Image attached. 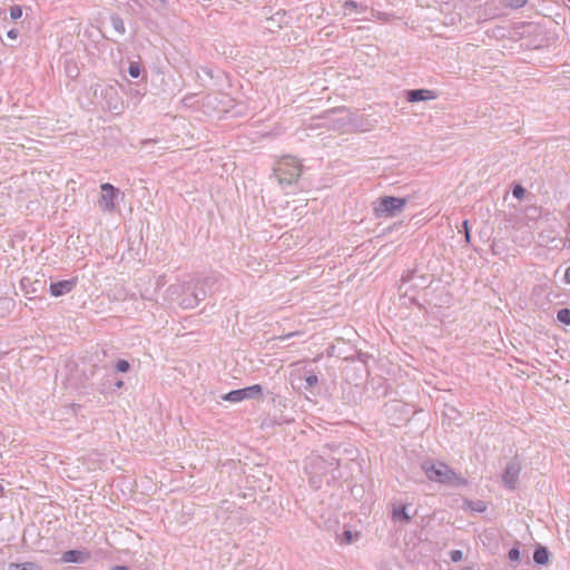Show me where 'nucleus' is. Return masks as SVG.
Here are the masks:
<instances>
[{
    "label": "nucleus",
    "instance_id": "nucleus-21",
    "mask_svg": "<svg viewBox=\"0 0 570 570\" xmlns=\"http://www.w3.org/2000/svg\"><path fill=\"white\" fill-rule=\"evenodd\" d=\"M343 9L345 11H364L366 8L360 3H357L356 1L354 0H346L344 3H343Z\"/></svg>",
    "mask_w": 570,
    "mask_h": 570
},
{
    "label": "nucleus",
    "instance_id": "nucleus-37",
    "mask_svg": "<svg viewBox=\"0 0 570 570\" xmlns=\"http://www.w3.org/2000/svg\"><path fill=\"white\" fill-rule=\"evenodd\" d=\"M114 386L116 389H122L124 387V382L121 380H115Z\"/></svg>",
    "mask_w": 570,
    "mask_h": 570
},
{
    "label": "nucleus",
    "instance_id": "nucleus-44",
    "mask_svg": "<svg viewBox=\"0 0 570 570\" xmlns=\"http://www.w3.org/2000/svg\"><path fill=\"white\" fill-rule=\"evenodd\" d=\"M357 358H358V361H360V360H363V358H362V354H361V353H358Z\"/></svg>",
    "mask_w": 570,
    "mask_h": 570
},
{
    "label": "nucleus",
    "instance_id": "nucleus-45",
    "mask_svg": "<svg viewBox=\"0 0 570 570\" xmlns=\"http://www.w3.org/2000/svg\"><path fill=\"white\" fill-rule=\"evenodd\" d=\"M441 392L450 393V392H451V390H450V389H448V390H442Z\"/></svg>",
    "mask_w": 570,
    "mask_h": 570
},
{
    "label": "nucleus",
    "instance_id": "nucleus-13",
    "mask_svg": "<svg viewBox=\"0 0 570 570\" xmlns=\"http://www.w3.org/2000/svg\"><path fill=\"white\" fill-rule=\"evenodd\" d=\"M188 284L187 283H176L171 284L166 289V298L171 303H177L180 306V302L185 298L183 297L184 293L187 292Z\"/></svg>",
    "mask_w": 570,
    "mask_h": 570
},
{
    "label": "nucleus",
    "instance_id": "nucleus-24",
    "mask_svg": "<svg viewBox=\"0 0 570 570\" xmlns=\"http://www.w3.org/2000/svg\"><path fill=\"white\" fill-rule=\"evenodd\" d=\"M508 558L511 562H519L520 561V549L518 543L512 547L508 553Z\"/></svg>",
    "mask_w": 570,
    "mask_h": 570
},
{
    "label": "nucleus",
    "instance_id": "nucleus-1",
    "mask_svg": "<svg viewBox=\"0 0 570 570\" xmlns=\"http://www.w3.org/2000/svg\"><path fill=\"white\" fill-rule=\"evenodd\" d=\"M421 469L426 478L432 482H438L450 487H464L468 481L462 475L458 474L448 464L441 461L426 460L422 462Z\"/></svg>",
    "mask_w": 570,
    "mask_h": 570
},
{
    "label": "nucleus",
    "instance_id": "nucleus-23",
    "mask_svg": "<svg viewBox=\"0 0 570 570\" xmlns=\"http://www.w3.org/2000/svg\"><path fill=\"white\" fill-rule=\"evenodd\" d=\"M528 0H503V6L511 9H520L525 6Z\"/></svg>",
    "mask_w": 570,
    "mask_h": 570
},
{
    "label": "nucleus",
    "instance_id": "nucleus-9",
    "mask_svg": "<svg viewBox=\"0 0 570 570\" xmlns=\"http://www.w3.org/2000/svg\"><path fill=\"white\" fill-rule=\"evenodd\" d=\"M273 406L275 412L279 409V415L274 413V419L279 420L281 422H292L294 421V416L292 415V410L287 411V405L285 404L286 399L282 394H276L273 399Z\"/></svg>",
    "mask_w": 570,
    "mask_h": 570
},
{
    "label": "nucleus",
    "instance_id": "nucleus-38",
    "mask_svg": "<svg viewBox=\"0 0 570 570\" xmlns=\"http://www.w3.org/2000/svg\"><path fill=\"white\" fill-rule=\"evenodd\" d=\"M111 570H129V568L126 566H115V567H112Z\"/></svg>",
    "mask_w": 570,
    "mask_h": 570
},
{
    "label": "nucleus",
    "instance_id": "nucleus-29",
    "mask_svg": "<svg viewBox=\"0 0 570 570\" xmlns=\"http://www.w3.org/2000/svg\"><path fill=\"white\" fill-rule=\"evenodd\" d=\"M21 16H22V9L20 6H12L10 8V18L12 20H17V19L21 18Z\"/></svg>",
    "mask_w": 570,
    "mask_h": 570
},
{
    "label": "nucleus",
    "instance_id": "nucleus-35",
    "mask_svg": "<svg viewBox=\"0 0 570 570\" xmlns=\"http://www.w3.org/2000/svg\"><path fill=\"white\" fill-rule=\"evenodd\" d=\"M343 539L346 543H351L352 542V532L350 530L344 531Z\"/></svg>",
    "mask_w": 570,
    "mask_h": 570
},
{
    "label": "nucleus",
    "instance_id": "nucleus-10",
    "mask_svg": "<svg viewBox=\"0 0 570 570\" xmlns=\"http://www.w3.org/2000/svg\"><path fill=\"white\" fill-rule=\"evenodd\" d=\"M77 285V278L51 282L49 292L52 296L59 297L70 293Z\"/></svg>",
    "mask_w": 570,
    "mask_h": 570
},
{
    "label": "nucleus",
    "instance_id": "nucleus-17",
    "mask_svg": "<svg viewBox=\"0 0 570 570\" xmlns=\"http://www.w3.org/2000/svg\"><path fill=\"white\" fill-rule=\"evenodd\" d=\"M7 570H42V567L36 562H10Z\"/></svg>",
    "mask_w": 570,
    "mask_h": 570
},
{
    "label": "nucleus",
    "instance_id": "nucleus-3",
    "mask_svg": "<svg viewBox=\"0 0 570 570\" xmlns=\"http://www.w3.org/2000/svg\"><path fill=\"white\" fill-rule=\"evenodd\" d=\"M215 283V276H206L202 279H197L196 282H187V292H190V297H185L180 302V307L185 309L195 308L199 302L204 301L212 293V287Z\"/></svg>",
    "mask_w": 570,
    "mask_h": 570
},
{
    "label": "nucleus",
    "instance_id": "nucleus-32",
    "mask_svg": "<svg viewBox=\"0 0 570 570\" xmlns=\"http://www.w3.org/2000/svg\"><path fill=\"white\" fill-rule=\"evenodd\" d=\"M462 228L464 230L465 243H470L471 242V234H470V229H469V220H463Z\"/></svg>",
    "mask_w": 570,
    "mask_h": 570
},
{
    "label": "nucleus",
    "instance_id": "nucleus-6",
    "mask_svg": "<svg viewBox=\"0 0 570 570\" xmlns=\"http://www.w3.org/2000/svg\"><path fill=\"white\" fill-rule=\"evenodd\" d=\"M292 389L296 392L316 387L318 376L313 368L307 366H295L288 377Z\"/></svg>",
    "mask_w": 570,
    "mask_h": 570
},
{
    "label": "nucleus",
    "instance_id": "nucleus-2",
    "mask_svg": "<svg viewBox=\"0 0 570 570\" xmlns=\"http://www.w3.org/2000/svg\"><path fill=\"white\" fill-rule=\"evenodd\" d=\"M273 170L279 185L289 186L301 177L302 165L295 157L284 156L276 161Z\"/></svg>",
    "mask_w": 570,
    "mask_h": 570
},
{
    "label": "nucleus",
    "instance_id": "nucleus-31",
    "mask_svg": "<svg viewBox=\"0 0 570 570\" xmlns=\"http://www.w3.org/2000/svg\"><path fill=\"white\" fill-rule=\"evenodd\" d=\"M450 559L453 562H460L463 559V552L461 550H452L450 551Z\"/></svg>",
    "mask_w": 570,
    "mask_h": 570
},
{
    "label": "nucleus",
    "instance_id": "nucleus-5",
    "mask_svg": "<svg viewBox=\"0 0 570 570\" xmlns=\"http://www.w3.org/2000/svg\"><path fill=\"white\" fill-rule=\"evenodd\" d=\"M407 204L406 198L382 196L373 205L377 218H392L400 215Z\"/></svg>",
    "mask_w": 570,
    "mask_h": 570
},
{
    "label": "nucleus",
    "instance_id": "nucleus-27",
    "mask_svg": "<svg viewBox=\"0 0 570 570\" xmlns=\"http://www.w3.org/2000/svg\"><path fill=\"white\" fill-rule=\"evenodd\" d=\"M128 73L132 78H138L140 76V66L137 62H130L128 68Z\"/></svg>",
    "mask_w": 570,
    "mask_h": 570
},
{
    "label": "nucleus",
    "instance_id": "nucleus-30",
    "mask_svg": "<svg viewBox=\"0 0 570 570\" xmlns=\"http://www.w3.org/2000/svg\"><path fill=\"white\" fill-rule=\"evenodd\" d=\"M524 194L525 189L521 185H515L512 189V195L518 199L523 198Z\"/></svg>",
    "mask_w": 570,
    "mask_h": 570
},
{
    "label": "nucleus",
    "instance_id": "nucleus-7",
    "mask_svg": "<svg viewBox=\"0 0 570 570\" xmlns=\"http://www.w3.org/2000/svg\"><path fill=\"white\" fill-rule=\"evenodd\" d=\"M100 188L101 195L98 200V206L102 212L110 213L116 208V199L119 195V189L109 183L102 184Z\"/></svg>",
    "mask_w": 570,
    "mask_h": 570
},
{
    "label": "nucleus",
    "instance_id": "nucleus-42",
    "mask_svg": "<svg viewBox=\"0 0 570 570\" xmlns=\"http://www.w3.org/2000/svg\"><path fill=\"white\" fill-rule=\"evenodd\" d=\"M70 406H71L72 409H75V407H80V405H79V404H70Z\"/></svg>",
    "mask_w": 570,
    "mask_h": 570
},
{
    "label": "nucleus",
    "instance_id": "nucleus-40",
    "mask_svg": "<svg viewBox=\"0 0 570 570\" xmlns=\"http://www.w3.org/2000/svg\"><path fill=\"white\" fill-rule=\"evenodd\" d=\"M183 297H190V292H185Z\"/></svg>",
    "mask_w": 570,
    "mask_h": 570
},
{
    "label": "nucleus",
    "instance_id": "nucleus-41",
    "mask_svg": "<svg viewBox=\"0 0 570 570\" xmlns=\"http://www.w3.org/2000/svg\"><path fill=\"white\" fill-rule=\"evenodd\" d=\"M3 491H4V488H3V485L0 483V494H2V493H3Z\"/></svg>",
    "mask_w": 570,
    "mask_h": 570
},
{
    "label": "nucleus",
    "instance_id": "nucleus-15",
    "mask_svg": "<svg viewBox=\"0 0 570 570\" xmlns=\"http://www.w3.org/2000/svg\"><path fill=\"white\" fill-rule=\"evenodd\" d=\"M549 558H550V552L546 547H543L541 544L535 547L534 552H533V561L537 564H540V566L547 564L549 562Z\"/></svg>",
    "mask_w": 570,
    "mask_h": 570
},
{
    "label": "nucleus",
    "instance_id": "nucleus-12",
    "mask_svg": "<svg viewBox=\"0 0 570 570\" xmlns=\"http://www.w3.org/2000/svg\"><path fill=\"white\" fill-rule=\"evenodd\" d=\"M438 95L429 89H410L405 91V98L409 102H419L435 99Z\"/></svg>",
    "mask_w": 570,
    "mask_h": 570
},
{
    "label": "nucleus",
    "instance_id": "nucleus-26",
    "mask_svg": "<svg viewBox=\"0 0 570 570\" xmlns=\"http://www.w3.org/2000/svg\"><path fill=\"white\" fill-rule=\"evenodd\" d=\"M115 370L117 372L126 373L130 370V364L126 360H119V361H117V363L115 365Z\"/></svg>",
    "mask_w": 570,
    "mask_h": 570
},
{
    "label": "nucleus",
    "instance_id": "nucleus-43",
    "mask_svg": "<svg viewBox=\"0 0 570 570\" xmlns=\"http://www.w3.org/2000/svg\"><path fill=\"white\" fill-rule=\"evenodd\" d=\"M461 570H473V568H471V567H464V568H463V569H461Z\"/></svg>",
    "mask_w": 570,
    "mask_h": 570
},
{
    "label": "nucleus",
    "instance_id": "nucleus-8",
    "mask_svg": "<svg viewBox=\"0 0 570 570\" xmlns=\"http://www.w3.org/2000/svg\"><path fill=\"white\" fill-rule=\"evenodd\" d=\"M521 472V463L517 458L510 460L502 474V482L504 487L510 490H514Z\"/></svg>",
    "mask_w": 570,
    "mask_h": 570
},
{
    "label": "nucleus",
    "instance_id": "nucleus-18",
    "mask_svg": "<svg viewBox=\"0 0 570 570\" xmlns=\"http://www.w3.org/2000/svg\"><path fill=\"white\" fill-rule=\"evenodd\" d=\"M110 22L115 31L119 35H124L126 32L124 20L118 14H111Z\"/></svg>",
    "mask_w": 570,
    "mask_h": 570
},
{
    "label": "nucleus",
    "instance_id": "nucleus-14",
    "mask_svg": "<svg viewBox=\"0 0 570 570\" xmlns=\"http://www.w3.org/2000/svg\"><path fill=\"white\" fill-rule=\"evenodd\" d=\"M406 505H394L392 511V520L395 522L409 523L412 520V515H410L406 511Z\"/></svg>",
    "mask_w": 570,
    "mask_h": 570
},
{
    "label": "nucleus",
    "instance_id": "nucleus-39",
    "mask_svg": "<svg viewBox=\"0 0 570 570\" xmlns=\"http://www.w3.org/2000/svg\"><path fill=\"white\" fill-rule=\"evenodd\" d=\"M161 279H163V277H160L159 279H157V286H160V285H163V284H164Z\"/></svg>",
    "mask_w": 570,
    "mask_h": 570
},
{
    "label": "nucleus",
    "instance_id": "nucleus-16",
    "mask_svg": "<svg viewBox=\"0 0 570 570\" xmlns=\"http://www.w3.org/2000/svg\"><path fill=\"white\" fill-rule=\"evenodd\" d=\"M384 407H385V413H387V414L391 412L400 411L405 416L410 415V410H409L407 405L402 404L399 401H393L391 403H387V404H385Z\"/></svg>",
    "mask_w": 570,
    "mask_h": 570
},
{
    "label": "nucleus",
    "instance_id": "nucleus-36",
    "mask_svg": "<svg viewBox=\"0 0 570 570\" xmlns=\"http://www.w3.org/2000/svg\"><path fill=\"white\" fill-rule=\"evenodd\" d=\"M564 281L566 283L570 284V266L566 269Z\"/></svg>",
    "mask_w": 570,
    "mask_h": 570
},
{
    "label": "nucleus",
    "instance_id": "nucleus-11",
    "mask_svg": "<svg viewBox=\"0 0 570 570\" xmlns=\"http://www.w3.org/2000/svg\"><path fill=\"white\" fill-rule=\"evenodd\" d=\"M90 559V552L87 550H68L60 558L62 563H86Z\"/></svg>",
    "mask_w": 570,
    "mask_h": 570
},
{
    "label": "nucleus",
    "instance_id": "nucleus-19",
    "mask_svg": "<svg viewBox=\"0 0 570 570\" xmlns=\"http://www.w3.org/2000/svg\"><path fill=\"white\" fill-rule=\"evenodd\" d=\"M464 505H466L469 509H471L475 512H484L488 508L485 502L481 501V500H476V501L465 500Z\"/></svg>",
    "mask_w": 570,
    "mask_h": 570
},
{
    "label": "nucleus",
    "instance_id": "nucleus-20",
    "mask_svg": "<svg viewBox=\"0 0 570 570\" xmlns=\"http://www.w3.org/2000/svg\"><path fill=\"white\" fill-rule=\"evenodd\" d=\"M256 394H223L222 400L228 401V402H240L246 397H253ZM258 396H262L263 394H257Z\"/></svg>",
    "mask_w": 570,
    "mask_h": 570
},
{
    "label": "nucleus",
    "instance_id": "nucleus-34",
    "mask_svg": "<svg viewBox=\"0 0 570 570\" xmlns=\"http://www.w3.org/2000/svg\"><path fill=\"white\" fill-rule=\"evenodd\" d=\"M8 38L16 40L19 36V31L17 29H10L7 32Z\"/></svg>",
    "mask_w": 570,
    "mask_h": 570
},
{
    "label": "nucleus",
    "instance_id": "nucleus-4",
    "mask_svg": "<svg viewBox=\"0 0 570 570\" xmlns=\"http://www.w3.org/2000/svg\"><path fill=\"white\" fill-rule=\"evenodd\" d=\"M94 98L98 104L111 112L120 114L122 110V100L117 88L112 85L96 83L91 86Z\"/></svg>",
    "mask_w": 570,
    "mask_h": 570
},
{
    "label": "nucleus",
    "instance_id": "nucleus-25",
    "mask_svg": "<svg viewBox=\"0 0 570 570\" xmlns=\"http://www.w3.org/2000/svg\"><path fill=\"white\" fill-rule=\"evenodd\" d=\"M66 73L70 78H77L79 76V69L76 63H67L66 65Z\"/></svg>",
    "mask_w": 570,
    "mask_h": 570
},
{
    "label": "nucleus",
    "instance_id": "nucleus-28",
    "mask_svg": "<svg viewBox=\"0 0 570 570\" xmlns=\"http://www.w3.org/2000/svg\"><path fill=\"white\" fill-rule=\"evenodd\" d=\"M229 392H262V386L259 384H254L252 386L230 390Z\"/></svg>",
    "mask_w": 570,
    "mask_h": 570
},
{
    "label": "nucleus",
    "instance_id": "nucleus-33",
    "mask_svg": "<svg viewBox=\"0 0 570 570\" xmlns=\"http://www.w3.org/2000/svg\"><path fill=\"white\" fill-rule=\"evenodd\" d=\"M297 335H299V332H291V333H288L286 335H279L276 338L281 340V341H285L287 338H291V337H294V336H297Z\"/></svg>",
    "mask_w": 570,
    "mask_h": 570
},
{
    "label": "nucleus",
    "instance_id": "nucleus-22",
    "mask_svg": "<svg viewBox=\"0 0 570 570\" xmlns=\"http://www.w3.org/2000/svg\"><path fill=\"white\" fill-rule=\"evenodd\" d=\"M557 318L560 323L564 325H570V309L561 308L560 311H558Z\"/></svg>",
    "mask_w": 570,
    "mask_h": 570
}]
</instances>
